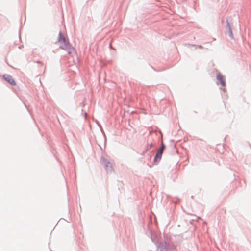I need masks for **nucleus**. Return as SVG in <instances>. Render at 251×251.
<instances>
[{"label": "nucleus", "mask_w": 251, "mask_h": 251, "mask_svg": "<svg viewBox=\"0 0 251 251\" xmlns=\"http://www.w3.org/2000/svg\"><path fill=\"white\" fill-rule=\"evenodd\" d=\"M58 43L60 47L62 49L66 50L69 54L72 53L74 51V48L70 44L68 39L63 36L61 33L59 34Z\"/></svg>", "instance_id": "f257e3e1"}, {"label": "nucleus", "mask_w": 251, "mask_h": 251, "mask_svg": "<svg viewBox=\"0 0 251 251\" xmlns=\"http://www.w3.org/2000/svg\"><path fill=\"white\" fill-rule=\"evenodd\" d=\"M164 149V146L163 145H162V146L160 147V148L158 150L155 158H154V161H156L157 159L160 160L161 159L163 150Z\"/></svg>", "instance_id": "f03ea898"}, {"label": "nucleus", "mask_w": 251, "mask_h": 251, "mask_svg": "<svg viewBox=\"0 0 251 251\" xmlns=\"http://www.w3.org/2000/svg\"><path fill=\"white\" fill-rule=\"evenodd\" d=\"M4 79L7 81L9 83L12 85H15V82L12 77L8 75H3Z\"/></svg>", "instance_id": "7ed1b4c3"}, {"label": "nucleus", "mask_w": 251, "mask_h": 251, "mask_svg": "<svg viewBox=\"0 0 251 251\" xmlns=\"http://www.w3.org/2000/svg\"><path fill=\"white\" fill-rule=\"evenodd\" d=\"M217 79L220 82L221 85L223 87L225 86L226 83L225 81V80L224 79L223 75L220 73H218L217 75Z\"/></svg>", "instance_id": "20e7f679"}]
</instances>
